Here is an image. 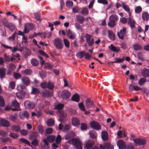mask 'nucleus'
Segmentation results:
<instances>
[{"mask_svg":"<svg viewBox=\"0 0 149 149\" xmlns=\"http://www.w3.org/2000/svg\"><path fill=\"white\" fill-rule=\"evenodd\" d=\"M109 22L108 23V25L113 27L116 25V22L118 20V17L116 15H112L109 16Z\"/></svg>","mask_w":149,"mask_h":149,"instance_id":"obj_1","label":"nucleus"},{"mask_svg":"<svg viewBox=\"0 0 149 149\" xmlns=\"http://www.w3.org/2000/svg\"><path fill=\"white\" fill-rule=\"evenodd\" d=\"M54 46L58 49H62L63 47L62 43V40L60 38H56L53 42Z\"/></svg>","mask_w":149,"mask_h":149,"instance_id":"obj_2","label":"nucleus"},{"mask_svg":"<svg viewBox=\"0 0 149 149\" xmlns=\"http://www.w3.org/2000/svg\"><path fill=\"white\" fill-rule=\"evenodd\" d=\"M86 42L87 43L89 46H92L94 44V39L92 38V36L88 33H86L85 36Z\"/></svg>","mask_w":149,"mask_h":149,"instance_id":"obj_3","label":"nucleus"},{"mask_svg":"<svg viewBox=\"0 0 149 149\" xmlns=\"http://www.w3.org/2000/svg\"><path fill=\"white\" fill-rule=\"evenodd\" d=\"M73 145H74L77 149H82V143L79 139L73 138L72 139Z\"/></svg>","mask_w":149,"mask_h":149,"instance_id":"obj_4","label":"nucleus"},{"mask_svg":"<svg viewBox=\"0 0 149 149\" xmlns=\"http://www.w3.org/2000/svg\"><path fill=\"white\" fill-rule=\"evenodd\" d=\"M127 29L125 27H123L122 29L120 31V32L117 33V36L121 39L123 40L125 37L126 36Z\"/></svg>","mask_w":149,"mask_h":149,"instance_id":"obj_5","label":"nucleus"},{"mask_svg":"<svg viewBox=\"0 0 149 149\" xmlns=\"http://www.w3.org/2000/svg\"><path fill=\"white\" fill-rule=\"evenodd\" d=\"M25 108L26 109H33L35 107L34 102L28 100L25 101L24 103Z\"/></svg>","mask_w":149,"mask_h":149,"instance_id":"obj_6","label":"nucleus"},{"mask_svg":"<svg viewBox=\"0 0 149 149\" xmlns=\"http://www.w3.org/2000/svg\"><path fill=\"white\" fill-rule=\"evenodd\" d=\"M133 140L136 144L139 146L144 145L146 144V139L140 138L133 139Z\"/></svg>","mask_w":149,"mask_h":149,"instance_id":"obj_7","label":"nucleus"},{"mask_svg":"<svg viewBox=\"0 0 149 149\" xmlns=\"http://www.w3.org/2000/svg\"><path fill=\"white\" fill-rule=\"evenodd\" d=\"M95 143L94 141L92 140H89L86 141L84 145L85 149H91Z\"/></svg>","mask_w":149,"mask_h":149,"instance_id":"obj_8","label":"nucleus"},{"mask_svg":"<svg viewBox=\"0 0 149 149\" xmlns=\"http://www.w3.org/2000/svg\"><path fill=\"white\" fill-rule=\"evenodd\" d=\"M24 32L25 33L29 32V30H33L34 28V25L32 23H27L25 24Z\"/></svg>","mask_w":149,"mask_h":149,"instance_id":"obj_9","label":"nucleus"},{"mask_svg":"<svg viewBox=\"0 0 149 149\" xmlns=\"http://www.w3.org/2000/svg\"><path fill=\"white\" fill-rule=\"evenodd\" d=\"M29 114L27 111H22L19 113V117L22 119H24V118L28 119L29 117Z\"/></svg>","mask_w":149,"mask_h":149,"instance_id":"obj_10","label":"nucleus"},{"mask_svg":"<svg viewBox=\"0 0 149 149\" xmlns=\"http://www.w3.org/2000/svg\"><path fill=\"white\" fill-rule=\"evenodd\" d=\"M70 95V93L67 90H63L61 92V97L63 99H67L69 98Z\"/></svg>","mask_w":149,"mask_h":149,"instance_id":"obj_11","label":"nucleus"},{"mask_svg":"<svg viewBox=\"0 0 149 149\" xmlns=\"http://www.w3.org/2000/svg\"><path fill=\"white\" fill-rule=\"evenodd\" d=\"M4 25L11 31H13L15 28V25L12 23H9L6 21L3 22Z\"/></svg>","mask_w":149,"mask_h":149,"instance_id":"obj_12","label":"nucleus"},{"mask_svg":"<svg viewBox=\"0 0 149 149\" xmlns=\"http://www.w3.org/2000/svg\"><path fill=\"white\" fill-rule=\"evenodd\" d=\"M91 126L93 129L95 130H99L101 128L100 125L97 122L95 121H92L90 124Z\"/></svg>","mask_w":149,"mask_h":149,"instance_id":"obj_13","label":"nucleus"},{"mask_svg":"<svg viewBox=\"0 0 149 149\" xmlns=\"http://www.w3.org/2000/svg\"><path fill=\"white\" fill-rule=\"evenodd\" d=\"M41 96L43 97H49L52 96V93L49 90H45L40 93Z\"/></svg>","mask_w":149,"mask_h":149,"instance_id":"obj_14","label":"nucleus"},{"mask_svg":"<svg viewBox=\"0 0 149 149\" xmlns=\"http://www.w3.org/2000/svg\"><path fill=\"white\" fill-rule=\"evenodd\" d=\"M1 125L4 127H8L10 126V123L9 122L4 118H1L0 119Z\"/></svg>","mask_w":149,"mask_h":149,"instance_id":"obj_15","label":"nucleus"},{"mask_svg":"<svg viewBox=\"0 0 149 149\" xmlns=\"http://www.w3.org/2000/svg\"><path fill=\"white\" fill-rule=\"evenodd\" d=\"M117 145L120 149H125L126 145L124 141L122 140H119L117 141Z\"/></svg>","mask_w":149,"mask_h":149,"instance_id":"obj_16","label":"nucleus"},{"mask_svg":"<svg viewBox=\"0 0 149 149\" xmlns=\"http://www.w3.org/2000/svg\"><path fill=\"white\" fill-rule=\"evenodd\" d=\"M21 80L23 83L25 85L28 86L30 84L31 80L29 78L26 76L23 77Z\"/></svg>","mask_w":149,"mask_h":149,"instance_id":"obj_17","label":"nucleus"},{"mask_svg":"<svg viewBox=\"0 0 149 149\" xmlns=\"http://www.w3.org/2000/svg\"><path fill=\"white\" fill-rule=\"evenodd\" d=\"M85 105L87 108H91L94 105V103L90 98H88L85 101Z\"/></svg>","mask_w":149,"mask_h":149,"instance_id":"obj_18","label":"nucleus"},{"mask_svg":"<svg viewBox=\"0 0 149 149\" xmlns=\"http://www.w3.org/2000/svg\"><path fill=\"white\" fill-rule=\"evenodd\" d=\"M72 123L74 126H79L80 124L79 120L76 117H73L72 119Z\"/></svg>","mask_w":149,"mask_h":149,"instance_id":"obj_19","label":"nucleus"},{"mask_svg":"<svg viewBox=\"0 0 149 149\" xmlns=\"http://www.w3.org/2000/svg\"><path fill=\"white\" fill-rule=\"evenodd\" d=\"M100 149H113V148L111 145L108 143H105L104 146L101 145H100Z\"/></svg>","mask_w":149,"mask_h":149,"instance_id":"obj_20","label":"nucleus"},{"mask_svg":"<svg viewBox=\"0 0 149 149\" xmlns=\"http://www.w3.org/2000/svg\"><path fill=\"white\" fill-rule=\"evenodd\" d=\"M102 137L103 141H106L108 140L109 136L107 132L106 131H103L102 132Z\"/></svg>","mask_w":149,"mask_h":149,"instance_id":"obj_21","label":"nucleus"},{"mask_svg":"<svg viewBox=\"0 0 149 149\" xmlns=\"http://www.w3.org/2000/svg\"><path fill=\"white\" fill-rule=\"evenodd\" d=\"M141 74L142 76L147 77L149 76V69H144L141 70Z\"/></svg>","mask_w":149,"mask_h":149,"instance_id":"obj_22","label":"nucleus"},{"mask_svg":"<svg viewBox=\"0 0 149 149\" xmlns=\"http://www.w3.org/2000/svg\"><path fill=\"white\" fill-rule=\"evenodd\" d=\"M127 21V24L129 25L131 28H133L135 27L134 24L135 22L134 20L131 17H129L128 18Z\"/></svg>","mask_w":149,"mask_h":149,"instance_id":"obj_23","label":"nucleus"},{"mask_svg":"<svg viewBox=\"0 0 149 149\" xmlns=\"http://www.w3.org/2000/svg\"><path fill=\"white\" fill-rule=\"evenodd\" d=\"M107 33L109 38L113 41L114 40L116 39L115 36L113 31L108 30L107 31Z\"/></svg>","mask_w":149,"mask_h":149,"instance_id":"obj_24","label":"nucleus"},{"mask_svg":"<svg viewBox=\"0 0 149 149\" xmlns=\"http://www.w3.org/2000/svg\"><path fill=\"white\" fill-rule=\"evenodd\" d=\"M75 136V134L73 132H70L68 133L65 136V138L66 140H69L73 137Z\"/></svg>","mask_w":149,"mask_h":149,"instance_id":"obj_25","label":"nucleus"},{"mask_svg":"<svg viewBox=\"0 0 149 149\" xmlns=\"http://www.w3.org/2000/svg\"><path fill=\"white\" fill-rule=\"evenodd\" d=\"M76 18L77 21L80 24H82L84 22V18L83 16L77 15H76Z\"/></svg>","mask_w":149,"mask_h":149,"instance_id":"obj_26","label":"nucleus"},{"mask_svg":"<svg viewBox=\"0 0 149 149\" xmlns=\"http://www.w3.org/2000/svg\"><path fill=\"white\" fill-rule=\"evenodd\" d=\"M71 100L72 101L78 102L80 100L79 96L78 94H75L72 97Z\"/></svg>","mask_w":149,"mask_h":149,"instance_id":"obj_27","label":"nucleus"},{"mask_svg":"<svg viewBox=\"0 0 149 149\" xmlns=\"http://www.w3.org/2000/svg\"><path fill=\"white\" fill-rule=\"evenodd\" d=\"M109 49L115 52H118L120 50L119 47H116L112 45H111L109 47Z\"/></svg>","mask_w":149,"mask_h":149,"instance_id":"obj_28","label":"nucleus"},{"mask_svg":"<svg viewBox=\"0 0 149 149\" xmlns=\"http://www.w3.org/2000/svg\"><path fill=\"white\" fill-rule=\"evenodd\" d=\"M86 55L85 51L79 52L76 54V56L79 58H81L84 57Z\"/></svg>","mask_w":149,"mask_h":149,"instance_id":"obj_29","label":"nucleus"},{"mask_svg":"<svg viewBox=\"0 0 149 149\" xmlns=\"http://www.w3.org/2000/svg\"><path fill=\"white\" fill-rule=\"evenodd\" d=\"M6 74V69L4 68H2L0 69V78H4Z\"/></svg>","mask_w":149,"mask_h":149,"instance_id":"obj_30","label":"nucleus"},{"mask_svg":"<svg viewBox=\"0 0 149 149\" xmlns=\"http://www.w3.org/2000/svg\"><path fill=\"white\" fill-rule=\"evenodd\" d=\"M89 133L90 136L92 139H95L96 138L97 134L95 131L93 130H90Z\"/></svg>","mask_w":149,"mask_h":149,"instance_id":"obj_31","label":"nucleus"},{"mask_svg":"<svg viewBox=\"0 0 149 149\" xmlns=\"http://www.w3.org/2000/svg\"><path fill=\"white\" fill-rule=\"evenodd\" d=\"M40 93V91L38 88L35 87H32L31 94L34 95H37Z\"/></svg>","mask_w":149,"mask_h":149,"instance_id":"obj_32","label":"nucleus"},{"mask_svg":"<svg viewBox=\"0 0 149 149\" xmlns=\"http://www.w3.org/2000/svg\"><path fill=\"white\" fill-rule=\"evenodd\" d=\"M47 139H43V141L45 143V145L43 146V149H49V143Z\"/></svg>","mask_w":149,"mask_h":149,"instance_id":"obj_33","label":"nucleus"},{"mask_svg":"<svg viewBox=\"0 0 149 149\" xmlns=\"http://www.w3.org/2000/svg\"><path fill=\"white\" fill-rule=\"evenodd\" d=\"M11 129L13 131L18 132L19 131L20 127L18 125H14L11 126Z\"/></svg>","mask_w":149,"mask_h":149,"instance_id":"obj_34","label":"nucleus"},{"mask_svg":"<svg viewBox=\"0 0 149 149\" xmlns=\"http://www.w3.org/2000/svg\"><path fill=\"white\" fill-rule=\"evenodd\" d=\"M142 18L143 20H148L149 18V15L147 12H144L143 13Z\"/></svg>","mask_w":149,"mask_h":149,"instance_id":"obj_35","label":"nucleus"},{"mask_svg":"<svg viewBox=\"0 0 149 149\" xmlns=\"http://www.w3.org/2000/svg\"><path fill=\"white\" fill-rule=\"evenodd\" d=\"M47 139L50 143L53 142L55 141L56 137L52 135H49L47 137Z\"/></svg>","mask_w":149,"mask_h":149,"instance_id":"obj_36","label":"nucleus"},{"mask_svg":"<svg viewBox=\"0 0 149 149\" xmlns=\"http://www.w3.org/2000/svg\"><path fill=\"white\" fill-rule=\"evenodd\" d=\"M122 7L128 13L130 12V9L129 6L124 2H123L122 3Z\"/></svg>","mask_w":149,"mask_h":149,"instance_id":"obj_37","label":"nucleus"},{"mask_svg":"<svg viewBox=\"0 0 149 149\" xmlns=\"http://www.w3.org/2000/svg\"><path fill=\"white\" fill-rule=\"evenodd\" d=\"M32 73V71L30 69H27L24 70L23 73L26 75H31Z\"/></svg>","mask_w":149,"mask_h":149,"instance_id":"obj_38","label":"nucleus"},{"mask_svg":"<svg viewBox=\"0 0 149 149\" xmlns=\"http://www.w3.org/2000/svg\"><path fill=\"white\" fill-rule=\"evenodd\" d=\"M47 125L49 126H52L54 124V121L53 119L50 118L49 119L47 122Z\"/></svg>","mask_w":149,"mask_h":149,"instance_id":"obj_39","label":"nucleus"},{"mask_svg":"<svg viewBox=\"0 0 149 149\" xmlns=\"http://www.w3.org/2000/svg\"><path fill=\"white\" fill-rule=\"evenodd\" d=\"M133 47L134 50L135 51L140 50L142 49V46L138 44L134 45Z\"/></svg>","mask_w":149,"mask_h":149,"instance_id":"obj_40","label":"nucleus"},{"mask_svg":"<svg viewBox=\"0 0 149 149\" xmlns=\"http://www.w3.org/2000/svg\"><path fill=\"white\" fill-rule=\"evenodd\" d=\"M17 117V115L16 114L14 115H10L9 116V118L13 122H15Z\"/></svg>","mask_w":149,"mask_h":149,"instance_id":"obj_41","label":"nucleus"},{"mask_svg":"<svg viewBox=\"0 0 149 149\" xmlns=\"http://www.w3.org/2000/svg\"><path fill=\"white\" fill-rule=\"evenodd\" d=\"M32 65L34 66H37L38 64V61L35 58H32L31 60Z\"/></svg>","mask_w":149,"mask_h":149,"instance_id":"obj_42","label":"nucleus"},{"mask_svg":"<svg viewBox=\"0 0 149 149\" xmlns=\"http://www.w3.org/2000/svg\"><path fill=\"white\" fill-rule=\"evenodd\" d=\"M12 104L13 106L15 107L16 108H18L19 107V103L16 100H15L12 102Z\"/></svg>","mask_w":149,"mask_h":149,"instance_id":"obj_43","label":"nucleus"},{"mask_svg":"<svg viewBox=\"0 0 149 149\" xmlns=\"http://www.w3.org/2000/svg\"><path fill=\"white\" fill-rule=\"evenodd\" d=\"M37 128L40 133L42 134L44 132V130L42 126L41 125H38L37 127Z\"/></svg>","mask_w":149,"mask_h":149,"instance_id":"obj_44","label":"nucleus"},{"mask_svg":"<svg viewBox=\"0 0 149 149\" xmlns=\"http://www.w3.org/2000/svg\"><path fill=\"white\" fill-rule=\"evenodd\" d=\"M81 13L83 14L87 15L88 14L89 12L87 8H84L81 10Z\"/></svg>","mask_w":149,"mask_h":149,"instance_id":"obj_45","label":"nucleus"},{"mask_svg":"<svg viewBox=\"0 0 149 149\" xmlns=\"http://www.w3.org/2000/svg\"><path fill=\"white\" fill-rule=\"evenodd\" d=\"M87 129V126L86 124L82 123L81 125V129L82 131L86 130Z\"/></svg>","mask_w":149,"mask_h":149,"instance_id":"obj_46","label":"nucleus"},{"mask_svg":"<svg viewBox=\"0 0 149 149\" xmlns=\"http://www.w3.org/2000/svg\"><path fill=\"white\" fill-rule=\"evenodd\" d=\"M47 87L49 89L52 90L54 88V85L52 83L49 82L47 84Z\"/></svg>","mask_w":149,"mask_h":149,"instance_id":"obj_47","label":"nucleus"},{"mask_svg":"<svg viewBox=\"0 0 149 149\" xmlns=\"http://www.w3.org/2000/svg\"><path fill=\"white\" fill-rule=\"evenodd\" d=\"M124 58V57H123L122 58H115V60L116 63H120L123 62L125 60Z\"/></svg>","mask_w":149,"mask_h":149,"instance_id":"obj_48","label":"nucleus"},{"mask_svg":"<svg viewBox=\"0 0 149 149\" xmlns=\"http://www.w3.org/2000/svg\"><path fill=\"white\" fill-rule=\"evenodd\" d=\"M0 106L4 107L5 106V103L4 100L1 96L0 95Z\"/></svg>","mask_w":149,"mask_h":149,"instance_id":"obj_49","label":"nucleus"},{"mask_svg":"<svg viewBox=\"0 0 149 149\" xmlns=\"http://www.w3.org/2000/svg\"><path fill=\"white\" fill-rule=\"evenodd\" d=\"M59 113L60 114V121L61 123L63 121V117L65 116L64 112L62 111H59Z\"/></svg>","mask_w":149,"mask_h":149,"instance_id":"obj_50","label":"nucleus"},{"mask_svg":"<svg viewBox=\"0 0 149 149\" xmlns=\"http://www.w3.org/2000/svg\"><path fill=\"white\" fill-rule=\"evenodd\" d=\"M142 8L140 6H137L136 7L135 9V11L136 13H139L142 11Z\"/></svg>","mask_w":149,"mask_h":149,"instance_id":"obj_51","label":"nucleus"},{"mask_svg":"<svg viewBox=\"0 0 149 149\" xmlns=\"http://www.w3.org/2000/svg\"><path fill=\"white\" fill-rule=\"evenodd\" d=\"M65 47L67 48H68L70 47V42L66 38L63 39Z\"/></svg>","mask_w":149,"mask_h":149,"instance_id":"obj_52","label":"nucleus"},{"mask_svg":"<svg viewBox=\"0 0 149 149\" xmlns=\"http://www.w3.org/2000/svg\"><path fill=\"white\" fill-rule=\"evenodd\" d=\"M146 81V79L144 78H141L139 81V84L140 86H141Z\"/></svg>","mask_w":149,"mask_h":149,"instance_id":"obj_53","label":"nucleus"},{"mask_svg":"<svg viewBox=\"0 0 149 149\" xmlns=\"http://www.w3.org/2000/svg\"><path fill=\"white\" fill-rule=\"evenodd\" d=\"M75 27L77 29L81 31H82V28L81 26L78 23H76L74 24Z\"/></svg>","mask_w":149,"mask_h":149,"instance_id":"obj_54","label":"nucleus"},{"mask_svg":"<svg viewBox=\"0 0 149 149\" xmlns=\"http://www.w3.org/2000/svg\"><path fill=\"white\" fill-rule=\"evenodd\" d=\"M14 76L16 79H19L21 77V75L18 73L15 72L14 73Z\"/></svg>","mask_w":149,"mask_h":149,"instance_id":"obj_55","label":"nucleus"},{"mask_svg":"<svg viewBox=\"0 0 149 149\" xmlns=\"http://www.w3.org/2000/svg\"><path fill=\"white\" fill-rule=\"evenodd\" d=\"M38 141L37 139H35L31 142V144L34 146H36L38 144Z\"/></svg>","mask_w":149,"mask_h":149,"instance_id":"obj_56","label":"nucleus"},{"mask_svg":"<svg viewBox=\"0 0 149 149\" xmlns=\"http://www.w3.org/2000/svg\"><path fill=\"white\" fill-rule=\"evenodd\" d=\"M39 74L41 78L43 79L45 78L46 77V74L45 72L44 71H42L39 72Z\"/></svg>","mask_w":149,"mask_h":149,"instance_id":"obj_57","label":"nucleus"},{"mask_svg":"<svg viewBox=\"0 0 149 149\" xmlns=\"http://www.w3.org/2000/svg\"><path fill=\"white\" fill-rule=\"evenodd\" d=\"M79 107L80 109L82 111H85V109L84 104L83 103H79Z\"/></svg>","mask_w":149,"mask_h":149,"instance_id":"obj_58","label":"nucleus"},{"mask_svg":"<svg viewBox=\"0 0 149 149\" xmlns=\"http://www.w3.org/2000/svg\"><path fill=\"white\" fill-rule=\"evenodd\" d=\"M17 33V32H15L11 36L8 38V39L9 40H14Z\"/></svg>","mask_w":149,"mask_h":149,"instance_id":"obj_59","label":"nucleus"},{"mask_svg":"<svg viewBox=\"0 0 149 149\" xmlns=\"http://www.w3.org/2000/svg\"><path fill=\"white\" fill-rule=\"evenodd\" d=\"M20 141L22 142L27 144L28 145H30V143L26 139L24 138H21L20 139Z\"/></svg>","mask_w":149,"mask_h":149,"instance_id":"obj_60","label":"nucleus"},{"mask_svg":"<svg viewBox=\"0 0 149 149\" xmlns=\"http://www.w3.org/2000/svg\"><path fill=\"white\" fill-rule=\"evenodd\" d=\"M61 141V136L58 134L57 136V137L56 140V143L57 144H58Z\"/></svg>","mask_w":149,"mask_h":149,"instance_id":"obj_61","label":"nucleus"},{"mask_svg":"<svg viewBox=\"0 0 149 149\" xmlns=\"http://www.w3.org/2000/svg\"><path fill=\"white\" fill-rule=\"evenodd\" d=\"M97 1L98 3L104 5H107L108 4V2L107 0H97Z\"/></svg>","mask_w":149,"mask_h":149,"instance_id":"obj_62","label":"nucleus"},{"mask_svg":"<svg viewBox=\"0 0 149 149\" xmlns=\"http://www.w3.org/2000/svg\"><path fill=\"white\" fill-rule=\"evenodd\" d=\"M53 129L52 128H47L45 130L46 133L47 134H51L53 132Z\"/></svg>","mask_w":149,"mask_h":149,"instance_id":"obj_63","label":"nucleus"},{"mask_svg":"<svg viewBox=\"0 0 149 149\" xmlns=\"http://www.w3.org/2000/svg\"><path fill=\"white\" fill-rule=\"evenodd\" d=\"M120 21L122 23L125 24L127 23V19L125 17H121L120 19Z\"/></svg>","mask_w":149,"mask_h":149,"instance_id":"obj_64","label":"nucleus"}]
</instances>
